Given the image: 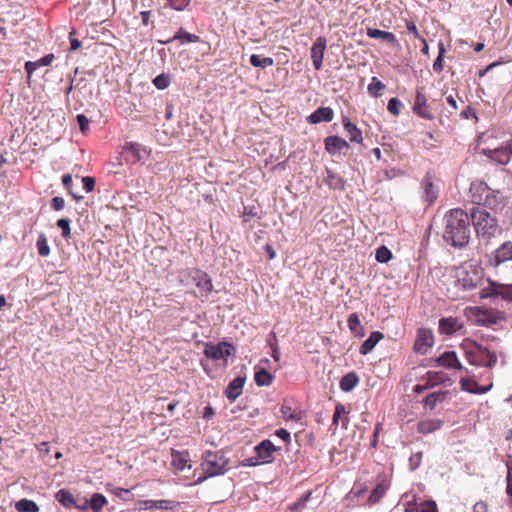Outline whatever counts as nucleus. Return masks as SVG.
Wrapping results in <instances>:
<instances>
[{
    "instance_id": "1",
    "label": "nucleus",
    "mask_w": 512,
    "mask_h": 512,
    "mask_svg": "<svg viewBox=\"0 0 512 512\" xmlns=\"http://www.w3.org/2000/svg\"><path fill=\"white\" fill-rule=\"evenodd\" d=\"M470 216L461 208L449 210L444 216L443 239L453 247L463 248L470 240Z\"/></svg>"
},
{
    "instance_id": "2",
    "label": "nucleus",
    "mask_w": 512,
    "mask_h": 512,
    "mask_svg": "<svg viewBox=\"0 0 512 512\" xmlns=\"http://www.w3.org/2000/svg\"><path fill=\"white\" fill-rule=\"evenodd\" d=\"M471 221L477 236L483 240L489 241L498 232H500L497 218L481 207L472 209L470 222Z\"/></svg>"
},
{
    "instance_id": "3",
    "label": "nucleus",
    "mask_w": 512,
    "mask_h": 512,
    "mask_svg": "<svg viewBox=\"0 0 512 512\" xmlns=\"http://www.w3.org/2000/svg\"><path fill=\"white\" fill-rule=\"evenodd\" d=\"M471 202L477 205H484L490 209H496L503 203V196L498 190H492L482 180H475L469 189Z\"/></svg>"
},
{
    "instance_id": "4",
    "label": "nucleus",
    "mask_w": 512,
    "mask_h": 512,
    "mask_svg": "<svg viewBox=\"0 0 512 512\" xmlns=\"http://www.w3.org/2000/svg\"><path fill=\"white\" fill-rule=\"evenodd\" d=\"M228 463L229 461L222 451H206L200 465L203 474L196 479L195 484H200L210 477L224 474L228 469Z\"/></svg>"
},
{
    "instance_id": "5",
    "label": "nucleus",
    "mask_w": 512,
    "mask_h": 512,
    "mask_svg": "<svg viewBox=\"0 0 512 512\" xmlns=\"http://www.w3.org/2000/svg\"><path fill=\"white\" fill-rule=\"evenodd\" d=\"M462 347L465 351V358L471 365L491 368L497 363L496 353L475 341L466 340Z\"/></svg>"
},
{
    "instance_id": "6",
    "label": "nucleus",
    "mask_w": 512,
    "mask_h": 512,
    "mask_svg": "<svg viewBox=\"0 0 512 512\" xmlns=\"http://www.w3.org/2000/svg\"><path fill=\"white\" fill-rule=\"evenodd\" d=\"M180 282L184 285L193 283L199 290L198 297L208 298L213 290L210 276L198 268H189L180 273Z\"/></svg>"
},
{
    "instance_id": "7",
    "label": "nucleus",
    "mask_w": 512,
    "mask_h": 512,
    "mask_svg": "<svg viewBox=\"0 0 512 512\" xmlns=\"http://www.w3.org/2000/svg\"><path fill=\"white\" fill-rule=\"evenodd\" d=\"M456 278L459 286L465 290H470L481 284L483 271L477 266L469 265L458 269Z\"/></svg>"
},
{
    "instance_id": "8",
    "label": "nucleus",
    "mask_w": 512,
    "mask_h": 512,
    "mask_svg": "<svg viewBox=\"0 0 512 512\" xmlns=\"http://www.w3.org/2000/svg\"><path fill=\"white\" fill-rule=\"evenodd\" d=\"M468 311L469 314L474 317L475 322L483 326L496 325L505 320L504 312L497 309L470 307L468 308Z\"/></svg>"
},
{
    "instance_id": "9",
    "label": "nucleus",
    "mask_w": 512,
    "mask_h": 512,
    "mask_svg": "<svg viewBox=\"0 0 512 512\" xmlns=\"http://www.w3.org/2000/svg\"><path fill=\"white\" fill-rule=\"evenodd\" d=\"M204 355L213 361H223L225 365L228 358L235 353V347L226 341H220L217 344L208 342L204 346Z\"/></svg>"
},
{
    "instance_id": "10",
    "label": "nucleus",
    "mask_w": 512,
    "mask_h": 512,
    "mask_svg": "<svg viewBox=\"0 0 512 512\" xmlns=\"http://www.w3.org/2000/svg\"><path fill=\"white\" fill-rule=\"evenodd\" d=\"M434 344V335L430 329L420 328L413 345V350L419 354H426Z\"/></svg>"
},
{
    "instance_id": "11",
    "label": "nucleus",
    "mask_w": 512,
    "mask_h": 512,
    "mask_svg": "<svg viewBox=\"0 0 512 512\" xmlns=\"http://www.w3.org/2000/svg\"><path fill=\"white\" fill-rule=\"evenodd\" d=\"M413 112L419 117L426 120H433L434 116L427 103V98L423 93V88H418L415 93L414 104L412 107Z\"/></svg>"
},
{
    "instance_id": "12",
    "label": "nucleus",
    "mask_w": 512,
    "mask_h": 512,
    "mask_svg": "<svg viewBox=\"0 0 512 512\" xmlns=\"http://www.w3.org/2000/svg\"><path fill=\"white\" fill-rule=\"evenodd\" d=\"M326 49L327 39L323 36L318 37L312 44L310 53L315 70H320L322 68Z\"/></svg>"
},
{
    "instance_id": "13",
    "label": "nucleus",
    "mask_w": 512,
    "mask_h": 512,
    "mask_svg": "<svg viewBox=\"0 0 512 512\" xmlns=\"http://www.w3.org/2000/svg\"><path fill=\"white\" fill-rule=\"evenodd\" d=\"M483 153L493 161L506 165L512 157V141H509L506 145L493 150H483Z\"/></svg>"
},
{
    "instance_id": "14",
    "label": "nucleus",
    "mask_w": 512,
    "mask_h": 512,
    "mask_svg": "<svg viewBox=\"0 0 512 512\" xmlns=\"http://www.w3.org/2000/svg\"><path fill=\"white\" fill-rule=\"evenodd\" d=\"M437 363L438 365L448 369L464 370L466 373H468V370L462 366L454 351L444 352L440 357L437 358Z\"/></svg>"
},
{
    "instance_id": "15",
    "label": "nucleus",
    "mask_w": 512,
    "mask_h": 512,
    "mask_svg": "<svg viewBox=\"0 0 512 512\" xmlns=\"http://www.w3.org/2000/svg\"><path fill=\"white\" fill-rule=\"evenodd\" d=\"M334 118V111L330 107H319L307 117L310 124H318L321 122H330Z\"/></svg>"
},
{
    "instance_id": "16",
    "label": "nucleus",
    "mask_w": 512,
    "mask_h": 512,
    "mask_svg": "<svg viewBox=\"0 0 512 512\" xmlns=\"http://www.w3.org/2000/svg\"><path fill=\"white\" fill-rule=\"evenodd\" d=\"M459 384L463 391L472 394H485L492 387V384L487 387L480 386L476 380L470 377H462L459 381Z\"/></svg>"
},
{
    "instance_id": "17",
    "label": "nucleus",
    "mask_w": 512,
    "mask_h": 512,
    "mask_svg": "<svg viewBox=\"0 0 512 512\" xmlns=\"http://www.w3.org/2000/svg\"><path fill=\"white\" fill-rule=\"evenodd\" d=\"M244 383V377H236L228 384L224 393L230 402H234L242 394Z\"/></svg>"
},
{
    "instance_id": "18",
    "label": "nucleus",
    "mask_w": 512,
    "mask_h": 512,
    "mask_svg": "<svg viewBox=\"0 0 512 512\" xmlns=\"http://www.w3.org/2000/svg\"><path fill=\"white\" fill-rule=\"evenodd\" d=\"M325 149L330 154H335L349 148L348 142L336 135L328 136L324 140Z\"/></svg>"
},
{
    "instance_id": "19",
    "label": "nucleus",
    "mask_w": 512,
    "mask_h": 512,
    "mask_svg": "<svg viewBox=\"0 0 512 512\" xmlns=\"http://www.w3.org/2000/svg\"><path fill=\"white\" fill-rule=\"evenodd\" d=\"M342 125L351 142L359 144L363 142L361 130L354 123H352L348 116L342 117Z\"/></svg>"
},
{
    "instance_id": "20",
    "label": "nucleus",
    "mask_w": 512,
    "mask_h": 512,
    "mask_svg": "<svg viewBox=\"0 0 512 512\" xmlns=\"http://www.w3.org/2000/svg\"><path fill=\"white\" fill-rule=\"evenodd\" d=\"M462 324L457 318L447 317L439 320V331L442 334L451 335L462 329Z\"/></svg>"
},
{
    "instance_id": "21",
    "label": "nucleus",
    "mask_w": 512,
    "mask_h": 512,
    "mask_svg": "<svg viewBox=\"0 0 512 512\" xmlns=\"http://www.w3.org/2000/svg\"><path fill=\"white\" fill-rule=\"evenodd\" d=\"M54 58H55L54 54L50 53V54L45 55L44 57H42L41 59H39L37 61H28V62H26L25 63V70L27 72V80H28V82H30L32 73L35 70H37L38 68L43 67V66H49L53 62Z\"/></svg>"
},
{
    "instance_id": "22",
    "label": "nucleus",
    "mask_w": 512,
    "mask_h": 512,
    "mask_svg": "<svg viewBox=\"0 0 512 512\" xmlns=\"http://www.w3.org/2000/svg\"><path fill=\"white\" fill-rule=\"evenodd\" d=\"M367 36L373 39H381L382 41L386 42L387 44L393 47L398 45L396 36L389 31H383L376 28H368Z\"/></svg>"
},
{
    "instance_id": "23",
    "label": "nucleus",
    "mask_w": 512,
    "mask_h": 512,
    "mask_svg": "<svg viewBox=\"0 0 512 512\" xmlns=\"http://www.w3.org/2000/svg\"><path fill=\"white\" fill-rule=\"evenodd\" d=\"M255 451L259 459L263 462H269L276 451V447L270 440H263L255 447Z\"/></svg>"
},
{
    "instance_id": "24",
    "label": "nucleus",
    "mask_w": 512,
    "mask_h": 512,
    "mask_svg": "<svg viewBox=\"0 0 512 512\" xmlns=\"http://www.w3.org/2000/svg\"><path fill=\"white\" fill-rule=\"evenodd\" d=\"M422 187L424 190V199L428 205H431L438 197V190L429 174L424 177Z\"/></svg>"
},
{
    "instance_id": "25",
    "label": "nucleus",
    "mask_w": 512,
    "mask_h": 512,
    "mask_svg": "<svg viewBox=\"0 0 512 512\" xmlns=\"http://www.w3.org/2000/svg\"><path fill=\"white\" fill-rule=\"evenodd\" d=\"M254 381L257 386H270L274 381V376L271 372H269L265 366L255 367Z\"/></svg>"
},
{
    "instance_id": "26",
    "label": "nucleus",
    "mask_w": 512,
    "mask_h": 512,
    "mask_svg": "<svg viewBox=\"0 0 512 512\" xmlns=\"http://www.w3.org/2000/svg\"><path fill=\"white\" fill-rule=\"evenodd\" d=\"M448 395L449 391L447 390L432 392L425 397L423 404L430 410H434L438 404L443 403L447 399Z\"/></svg>"
},
{
    "instance_id": "27",
    "label": "nucleus",
    "mask_w": 512,
    "mask_h": 512,
    "mask_svg": "<svg viewBox=\"0 0 512 512\" xmlns=\"http://www.w3.org/2000/svg\"><path fill=\"white\" fill-rule=\"evenodd\" d=\"M442 425L443 421L440 419H425L417 424V432L426 435L441 429Z\"/></svg>"
},
{
    "instance_id": "28",
    "label": "nucleus",
    "mask_w": 512,
    "mask_h": 512,
    "mask_svg": "<svg viewBox=\"0 0 512 512\" xmlns=\"http://www.w3.org/2000/svg\"><path fill=\"white\" fill-rule=\"evenodd\" d=\"M384 338V334L380 331H374L370 334L368 339H366L362 345L360 346L359 352L362 355H367L370 353L374 347L378 344L380 340Z\"/></svg>"
},
{
    "instance_id": "29",
    "label": "nucleus",
    "mask_w": 512,
    "mask_h": 512,
    "mask_svg": "<svg viewBox=\"0 0 512 512\" xmlns=\"http://www.w3.org/2000/svg\"><path fill=\"white\" fill-rule=\"evenodd\" d=\"M141 509H162L168 510L174 508V502L171 500H144L139 502Z\"/></svg>"
},
{
    "instance_id": "30",
    "label": "nucleus",
    "mask_w": 512,
    "mask_h": 512,
    "mask_svg": "<svg viewBox=\"0 0 512 512\" xmlns=\"http://www.w3.org/2000/svg\"><path fill=\"white\" fill-rule=\"evenodd\" d=\"M388 489L389 483L386 480L383 479L380 482H378L368 498L369 505H374L378 503L381 500V498L386 494Z\"/></svg>"
},
{
    "instance_id": "31",
    "label": "nucleus",
    "mask_w": 512,
    "mask_h": 512,
    "mask_svg": "<svg viewBox=\"0 0 512 512\" xmlns=\"http://www.w3.org/2000/svg\"><path fill=\"white\" fill-rule=\"evenodd\" d=\"M512 259V243L507 241L503 243L495 252V264L499 265Z\"/></svg>"
},
{
    "instance_id": "32",
    "label": "nucleus",
    "mask_w": 512,
    "mask_h": 512,
    "mask_svg": "<svg viewBox=\"0 0 512 512\" xmlns=\"http://www.w3.org/2000/svg\"><path fill=\"white\" fill-rule=\"evenodd\" d=\"M172 461L171 465L177 470L182 471L187 467L188 464V452H180L176 450H172Z\"/></svg>"
},
{
    "instance_id": "33",
    "label": "nucleus",
    "mask_w": 512,
    "mask_h": 512,
    "mask_svg": "<svg viewBox=\"0 0 512 512\" xmlns=\"http://www.w3.org/2000/svg\"><path fill=\"white\" fill-rule=\"evenodd\" d=\"M347 324L355 337H363L364 336V328L361 324L359 315L357 313H351L347 319Z\"/></svg>"
},
{
    "instance_id": "34",
    "label": "nucleus",
    "mask_w": 512,
    "mask_h": 512,
    "mask_svg": "<svg viewBox=\"0 0 512 512\" xmlns=\"http://www.w3.org/2000/svg\"><path fill=\"white\" fill-rule=\"evenodd\" d=\"M359 383V377L355 372L344 375L340 381V388L344 392L353 390Z\"/></svg>"
},
{
    "instance_id": "35",
    "label": "nucleus",
    "mask_w": 512,
    "mask_h": 512,
    "mask_svg": "<svg viewBox=\"0 0 512 512\" xmlns=\"http://www.w3.org/2000/svg\"><path fill=\"white\" fill-rule=\"evenodd\" d=\"M125 150L129 151L135 158V161H141L145 157L149 156V152L146 148L142 147L138 143L129 142L125 145Z\"/></svg>"
},
{
    "instance_id": "36",
    "label": "nucleus",
    "mask_w": 512,
    "mask_h": 512,
    "mask_svg": "<svg viewBox=\"0 0 512 512\" xmlns=\"http://www.w3.org/2000/svg\"><path fill=\"white\" fill-rule=\"evenodd\" d=\"M280 411L283 419L286 421H300L303 418V412L301 410H295L292 407L285 404L281 406Z\"/></svg>"
},
{
    "instance_id": "37",
    "label": "nucleus",
    "mask_w": 512,
    "mask_h": 512,
    "mask_svg": "<svg viewBox=\"0 0 512 512\" xmlns=\"http://www.w3.org/2000/svg\"><path fill=\"white\" fill-rule=\"evenodd\" d=\"M501 283L489 281V285L480 292V298L500 297Z\"/></svg>"
},
{
    "instance_id": "38",
    "label": "nucleus",
    "mask_w": 512,
    "mask_h": 512,
    "mask_svg": "<svg viewBox=\"0 0 512 512\" xmlns=\"http://www.w3.org/2000/svg\"><path fill=\"white\" fill-rule=\"evenodd\" d=\"M173 40H180L181 43H193V42H199L200 41V37L195 35V34H191L187 31H185L184 29L180 28L177 33L174 35L173 38L169 39L168 41H166L167 43L168 42H171Z\"/></svg>"
},
{
    "instance_id": "39",
    "label": "nucleus",
    "mask_w": 512,
    "mask_h": 512,
    "mask_svg": "<svg viewBox=\"0 0 512 512\" xmlns=\"http://www.w3.org/2000/svg\"><path fill=\"white\" fill-rule=\"evenodd\" d=\"M250 64L253 66V67H257V68H267V67H271L274 65V60L273 58L271 57H261L260 55H257V54H252L250 56Z\"/></svg>"
},
{
    "instance_id": "40",
    "label": "nucleus",
    "mask_w": 512,
    "mask_h": 512,
    "mask_svg": "<svg viewBox=\"0 0 512 512\" xmlns=\"http://www.w3.org/2000/svg\"><path fill=\"white\" fill-rule=\"evenodd\" d=\"M15 508L18 512H38V505L29 499L23 498L16 502Z\"/></svg>"
},
{
    "instance_id": "41",
    "label": "nucleus",
    "mask_w": 512,
    "mask_h": 512,
    "mask_svg": "<svg viewBox=\"0 0 512 512\" xmlns=\"http://www.w3.org/2000/svg\"><path fill=\"white\" fill-rule=\"evenodd\" d=\"M90 508L94 512H100L104 506L107 505L108 501L105 496L100 493H94L90 499Z\"/></svg>"
},
{
    "instance_id": "42",
    "label": "nucleus",
    "mask_w": 512,
    "mask_h": 512,
    "mask_svg": "<svg viewBox=\"0 0 512 512\" xmlns=\"http://www.w3.org/2000/svg\"><path fill=\"white\" fill-rule=\"evenodd\" d=\"M438 48H439V53H438V56L437 58L435 59L434 63H433V70L436 72V73H440L443 71L444 69V56H445V53H446V48H445V45L443 42H439L438 43Z\"/></svg>"
},
{
    "instance_id": "43",
    "label": "nucleus",
    "mask_w": 512,
    "mask_h": 512,
    "mask_svg": "<svg viewBox=\"0 0 512 512\" xmlns=\"http://www.w3.org/2000/svg\"><path fill=\"white\" fill-rule=\"evenodd\" d=\"M384 89L385 85L377 77H372L371 82L367 87L368 93L373 97L381 96Z\"/></svg>"
},
{
    "instance_id": "44",
    "label": "nucleus",
    "mask_w": 512,
    "mask_h": 512,
    "mask_svg": "<svg viewBox=\"0 0 512 512\" xmlns=\"http://www.w3.org/2000/svg\"><path fill=\"white\" fill-rule=\"evenodd\" d=\"M56 499L64 506L71 507L74 504L73 495L66 489H61L56 493Z\"/></svg>"
},
{
    "instance_id": "45",
    "label": "nucleus",
    "mask_w": 512,
    "mask_h": 512,
    "mask_svg": "<svg viewBox=\"0 0 512 512\" xmlns=\"http://www.w3.org/2000/svg\"><path fill=\"white\" fill-rule=\"evenodd\" d=\"M36 247L40 256L47 257L50 254V247L48 245L47 238L43 233L38 236Z\"/></svg>"
},
{
    "instance_id": "46",
    "label": "nucleus",
    "mask_w": 512,
    "mask_h": 512,
    "mask_svg": "<svg viewBox=\"0 0 512 512\" xmlns=\"http://www.w3.org/2000/svg\"><path fill=\"white\" fill-rule=\"evenodd\" d=\"M312 495L311 491H308L303 496H301L296 502L289 505V510L291 511H301L305 506L306 503L309 501L310 497Z\"/></svg>"
},
{
    "instance_id": "47",
    "label": "nucleus",
    "mask_w": 512,
    "mask_h": 512,
    "mask_svg": "<svg viewBox=\"0 0 512 512\" xmlns=\"http://www.w3.org/2000/svg\"><path fill=\"white\" fill-rule=\"evenodd\" d=\"M375 258L380 263H387L392 258V253L386 246H381L376 250Z\"/></svg>"
},
{
    "instance_id": "48",
    "label": "nucleus",
    "mask_w": 512,
    "mask_h": 512,
    "mask_svg": "<svg viewBox=\"0 0 512 512\" xmlns=\"http://www.w3.org/2000/svg\"><path fill=\"white\" fill-rule=\"evenodd\" d=\"M403 104L398 98H391L387 104V110L394 116H398L401 113Z\"/></svg>"
},
{
    "instance_id": "49",
    "label": "nucleus",
    "mask_w": 512,
    "mask_h": 512,
    "mask_svg": "<svg viewBox=\"0 0 512 512\" xmlns=\"http://www.w3.org/2000/svg\"><path fill=\"white\" fill-rule=\"evenodd\" d=\"M57 226L61 229L62 237L69 239L71 235L70 220L68 218H61L57 221Z\"/></svg>"
},
{
    "instance_id": "50",
    "label": "nucleus",
    "mask_w": 512,
    "mask_h": 512,
    "mask_svg": "<svg viewBox=\"0 0 512 512\" xmlns=\"http://www.w3.org/2000/svg\"><path fill=\"white\" fill-rule=\"evenodd\" d=\"M62 184L67 189L68 193L77 201L81 200L83 196L77 195L72 191V176L71 174H64L62 176Z\"/></svg>"
},
{
    "instance_id": "51",
    "label": "nucleus",
    "mask_w": 512,
    "mask_h": 512,
    "mask_svg": "<svg viewBox=\"0 0 512 512\" xmlns=\"http://www.w3.org/2000/svg\"><path fill=\"white\" fill-rule=\"evenodd\" d=\"M153 84L158 89H166L170 85V77L166 74H160L157 77L154 78Z\"/></svg>"
},
{
    "instance_id": "52",
    "label": "nucleus",
    "mask_w": 512,
    "mask_h": 512,
    "mask_svg": "<svg viewBox=\"0 0 512 512\" xmlns=\"http://www.w3.org/2000/svg\"><path fill=\"white\" fill-rule=\"evenodd\" d=\"M422 381L424 382L423 384H417L414 386L413 388V392L417 393V394H420L428 389H431L433 388V383H431L430 381H428V377L427 375H425L423 378H422Z\"/></svg>"
},
{
    "instance_id": "53",
    "label": "nucleus",
    "mask_w": 512,
    "mask_h": 512,
    "mask_svg": "<svg viewBox=\"0 0 512 512\" xmlns=\"http://www.w3.org/2000/svg\"><path fill=\"white\" fill-rule=\"evenodd\" d=\"M427 377H428V381H430L431 383H433V386L435 387L436 385H438L439 383L442 382L443 380V376H442V373L440 372H435V371H428L426 373Z\"/></svg>"
},
{
    "instance_id": "54",
    "label": "nucleus",
    "mask_w": 512,
    "mask_h": 512,
    "mask_svg": "<svg viewBox=\"0 0 512 512\" xmlns=\"http://www.w3.org/2000/svg\"><path fill=\"white\" fill-rule=\"evenodd\" d=\"M502 299L512 301V284H501V296Z\"/></svg>"
},
{
    "instance_id": "55",
    "label": "nucleus",
    "mask_w": 512,
    "mask_h": 512,
    "mask_svg": "<svg viewBox=\"0 0 512 512\" xmlns=\"http://www.w3.org/2000/svg\"><path fill=\"white\" fill-rule=\"evenodd\" d=\"M167 1L173 9L178 10V11L185 9L190 3V0H167Z\"/></svg>"
},
{
    "instance_id": "56",
    "label": "nucleus",
    "mask_w": 512,
    "mask_h": 512,
    "mask_svg": "<svg viewBox=\"0 0 512 512\" xmlns=\"http://www.w3.org/2000/svg\"><path fill=\"white\" fill-rule=\"evenodd\" d=\"M271 335L274 337V340L275 342L274 343H270V347H271V356L272 358L276 361V362H279L280 360V351H279V347H278V344H277V340H276V335L274 332L271 333Z\"/></svg>"
},
{
    "instance_id": "57",
    "label": "nucleus",
    "mask_w": 512,
    "mask_h": 512,
    "mask_svg": "<svg viewBox=\"0 0 512 512\" xmlns=\"http://www.w3.org/2000/svg\"><path fill=\"white\" fill-rule=\"evenodd\" d=\"M507 494L512 497V462H507Z\"/></svg>"
},
{
    "instance_id": "58",
    "label": "nucleus",
    "mask_w": 512,
    "mask_h": 512,
    "mask_svg": "<svg viewBox=\"0 0 512 512\" xmlns=\"http://www.w3.org/2000/svg\"><path fill=\"white\" fill-rule=\"evenodd\" d=\"M345 412L346 411H345L344 405L337 404L336 407H335V412H334V415H333L332 424L337 426L338 423H339V419H340L341 415L344 414Z\"/></svg>"
},
{
    "instance_id": "59",
    "label": "nucleus",
    "mask_w": 512,
    "mask_h": 512,
    "mask_svg": "<svg viewBox=\"0 0 512 512\" xmlns=\"http://www.w3.org/2000/svg\"><path fill=\"white\" fill-rule=\"evenodd\" d=\"M83 187L87 193L92 192L95 187V179L93 177L87 176L82 178Z\"/></svg>"
},
{
    "instance_id": "60",
    "label": "nucleus",
    "mask_w": 512,
    "mask_h": 512,
    "mask_svg": "<svg viewBox=\"0 0 512 512\" xmlns=\"http://www.w3.org/2000/svg\"><path fill=\"white\" fill-rule=\"evenodd\" d=\"M77 121H78V124L80 126V130L85 133L86 130H88L89 128V119L83 115V114H79L77 115Z\"/></svg>"
},
{
    "instance_id": "61",
    "label": "nucleus",
    "mask_w": 512,
    "mask_h": 512,
    "mask_svg": "<svg viewBox=\"0 0 512 512\" xmlns=\"http://www.w3.org/2000/svg\"><path fill=\"white\" fill-rule=\"evenodd\" d=\"M437 505L434 501H425L421 505L420 512H437Z\"/></svg>"
},
{
    "instance_id": "62",
    "label": "nucleus",
    "mask_w": 512,
    "mask_h": 512,
    "mask_svg": "<svg viewBox=\"0 0 512 512\" xmlns=\"http://www.w3.org/2000/svg\"><path fill=\"white\" fill-rule=\"evenodd\" d=\"M65 206V200L62 198V197H54L52 198L51 200V207L56 210V211H60L64 208Z\"/></svg>"
},
{
    "instance_id": "63",
    "label": "nucleus",
    "mask_w": 512,
    "mask_h": 512,
    "mask_svg": "<svg viewBox=\"0 0 512 512\" xmlns=\"http://www.w3.org/2000/svg\"><path fill=\"white\" fill-rule=\"evenodd\" d=\"M75 33L74 29L69 33L70 50L72 51L78 50L81 47V42L74 37Z\"/></svg>"
},
{
    "instance_id": "64",
    "label": "nucleus",
    "mask_w": 512,
    "mask_h": 512,
    "mask_svg": "<svg viewBox=\"0 0 512 512\" xmlns=\"http://www.w3.org/2000/svg\"><path fill=\"white\" fill-rule=\"evenodd\" d=\"M473 512H489L488 504L485 501H478L473 506Z\"/></svg>"
}]
</instances>
